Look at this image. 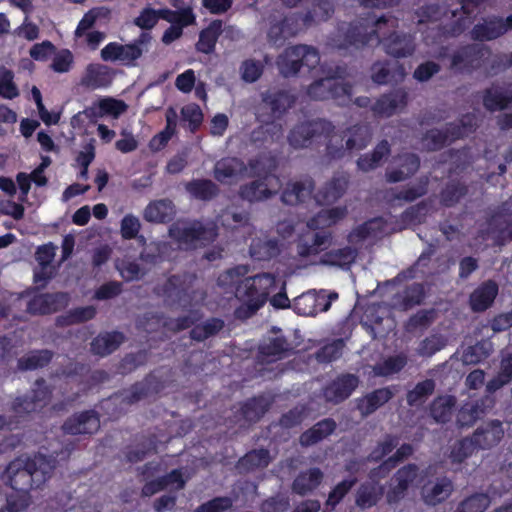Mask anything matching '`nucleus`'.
Masks as SVG:
<instances>
[{
  "label": "nucleus",
  "instance_id": "19",
  "mask_svg": "<svg viewBox=\"0 0 512 512\" xmlns=\"http://www.w3.org/2000/svg\"><path fill=\"white\" fill-rule=\"evenodd\" d=\"M453 491L452 482L447 478L428 481L421 488V498L425 504L435 506L445 501Z\"/></svg>",
  "mask_w": 512,
  "mask_h": 512
},
{
  "label": "nucleus",
  "instance_id": "37",
  "mask_svg": "<svg viewBox=\"0 0 512 512\" xmlns=\"http://www.w3.org/2000/svg\"><path fill=\"white\" fill-rule=\"evenodd\" d=\"M271 460L272 458L267 449H254L238 460L236 468L241 473H248L266 468Z\"/></svg>",
  "mask_w": 512,
  "mask_h": 512
},
{
  "label": "nucleus",
  "instance_id": "10",
  "mask_svg": "<svg viewBox=\"0 0 512 512\" xmlns=\"http://www.w3.org/2000/svg\"><path fill=\"white\" fill-rule=\"evenodd\" d=\"M510 30H512V15L506 18L492 15L475 24L470 35L473 40L484 42L495 40Z\"/></svg>",
  "mask_w": 512,
  "mask_h": 512
},
{
  "label": "nucleus",
  "instance_id": "59",
  "mask_svg": "<svg viewBox=\"0 0 512 512\" xmlns=\"http://www.w3.org/2000/svg\"><path fill=\"white\" fill-rule=\"evenodd\" d=\"M224 327V321L220 318L208 319L203 324L195 325L190 330V338L197 342H202L216 334Z\"/></svg>",
  "mask_w": 512,
  "mask_h": 512
},
{
  "label": "nucleus",
  "instance_id": "25",
  "mask_svg": "<svg viewBox=\"0 0 512 512\" xmlns=\"http://www.w3.org/2000/svg\"><path fill=\"white\" fill-rule=\"evenodd\" d=\"M504 430L498 420H492L478 427L473 434L474 443L481 449L495 446L503 437Z\"/></svg>",
  "mask_w": 512,
  "mask_h": 512
},
{
  "label": "nucleus",
  "instance_id": "3",
  "mask_svg": "<svg viewBox=\"0 0 512 512\" xmlns=\"http://www.w3.org/2000/svg\"><path fill=\"white\" fill-rule=\"evenodd\" d=\"M169 236L184 250H193L198 246H207L218 237L215 224L204 225L199 220L189 223H173L169 228Z\"/></svg>",
  "mask_w": 512,
  "mask_h": 512
},
{
  "label": "nucleus",
  "instance_id": "53",
  "mask_svg": "<svg viewBox=\"0 0 512 512\" xmlns=\"http://www.w3.org/2000/svg\"><path fill=\"white\" fill-rule=\"evenodd\" d=\"M99 428V418H67L62 425L63 431L71 435L91 434Z\"/></svg>",
  "mask_w": 512,
  "mask_h": 512
},
{
  "label": "nucleus",
  "instance_id": "28",
  "mask_svg": "<svg viewBox=\"0 0 512 512\" xmlns=\"http://www.w3.org/2000/svg\"><path fill=\"white\" fill-rule=\"evenodd\" d=\"M399 168L387 171L386 178L390 183L401 182L414 175L420 168V158L415 153L399 155Z\"/></svg>",
  "mask_w": 512,
  "mask_h": 512
},
{
  "label": "nucleus",
  "instance_id": "27",
  "mask_svg": "<svg viewBox=\"0 0 512 512\" xmlns=\"http://www.w3.org/2000/svg\"><path fill=\"white\" fill-rule=\"evenodd\" d=\"M324 478V473L317 467L302 471L294 479L291 490L299 496L312 493L319 487Z\"/></svg>",
  "mask_w": 512,
  "mask_h": 512
},
{
  "label": "nucleus",
  "instance_id": "48",
  "mask_svg": "<svg viewBox=\"0 0 512 512\" xmlns=\"http://www.w3.org/2000/svg\"><path fill=\"white\" fill-rule=\"evenodd\" d=\"M394 393L389 387L379 388L367 394L359 402L363 416L375 412L378 408L392 399Z\"/></svg>",
  "mask_w": 512,
  "mask_h": 512
},
{
  "label": "nucleus",
  "instance_id": "31",
  "mask_svg": "<svg viewBox=\"0 0 512 512\" xmlns=\"http://www.w3.org/2000/svg\"><path fill=\"white\" fill-rule=\"evenodd\" d=\"M482 103L490 112L501 111L512 104V86L507 90L501 87H489L483 91Z\"/></svg>",
  "mask_w": 512,
  "mask_h": 512
},
{
  "label": "nucleus",
  "instance_id": "26",
  "mask_svg": "<svg viewBox=\"0 0 512 512\" xmlns=\"http://www.w3.org/2000/svg\"><path fill=\"white\" fill-rule=\"evenodd\" d=\"M175 216V206L169 199H160L150 202L143 213L147 222L169 223Z\"/></svg>",
  "mask_w": 512,
  "mask_h": 512
},
{
  "label": "nucleus",
  "instance_id": "47",
  "mask_svg": "<svg viewBox=\"0 0 512 512\" xmlns=\"http://www.w3.org/2000/svg\"><path fill=\"white\" fill-rule=\"evenodd\" d=\"M357 255V248L352 246H345L342 248L326 251L322 255L321 261L322 263L330 266L346 267L355 261Z\"/></svg>",
  "mask_w": 512,
  "mask_h": 512
},
{
  "label": "nucleus",
  "instance_id": "14",
  "mask_svg": "<svg viewBox=\"0 0 512 512\" xmlns=\"http://www.w3.org/2000/svg\"><path fill=\"white\" fill-rule=\"evenodd\" d=\"M280 188L281 184L255 178L239 187L238 196L250 204L260 203L273 198L278 194Z\"/></svg>",
  "mask_w": 512,
  "mask_h": 512
},
{
  "label": "nucleus",
  "instance_id": "44",
  "mask_svg": "<svg viewBox=\"0 0 512 512\" xmlns=\"http://www.w3.org/2000/svg\"><path fill=\"white\" fill-rule=\"evenodd\" d=\"M383 231L381 218H373L353 228L347 235V241L354 245L365 241L367 238L376 237Z\"/></svg>",
  "mask_w": 512,
  "mask_h": 512
},
{
  "label": "nucleus",
  "instance_id": "52",
  "mask_svg": "<svg viewBox=\"0 0 512 512\" xmlns=\"http://www.w3.org/2000/svg\"><path fill=\"white\" fill-rule=\"evenodd\" d=\"M96 308L93 306L77 307L56 319L57 326L66 327L92 320L96 316Z\"/></svg>",
  "mask_w": 512,
  "mask_h": 512
},
{
  "label": "nucleus",
  "instance_id": "20",
  "mask_svg": "<svg viewBox=\"0 0 512 512\" xmlns=\"http://www.w3.org/2000/svg\"><path fill=\"white\" fill-rule=\"evenodd\" d=\"M358 377L353 374H344L337 377L325 388V397L329 401L339 403L347 399L357 388Z\"/></svg>",
  "mask_w": 512,
  "mask_h": 512
},
{
  "label": "nucleus",
  "instance_id": "50",
  "mask_svg": "<svg viewBox=\"0 0 512 512\" xmlns=\"http://www.w3.org/2000/svg\"><path fill=\"white\" fill-rule=\"evenodd\" d=\"M282 134V126L274 122H268L256 127L250 136L251 143L257 147L273 143Z\"/></svg>",
  "mask_w": 512,
  "mask_h": 512
},
{
  "label": "nucleus",
  "instance_id": "46",
  "mask_svg": "<svg viewBox=\"0 0 512 512\" xmlns=\"http://www.w3.org/2000/svg\"><path fill=\"white\" fill-rule=\"evenodd\" d=\"M476 129V118L473 114L463 115L458 121L446 124L445 133L448 134L449 143L463 139Z\"/></svg>",
  "mask_w": 512,
  "mask_h": 512
},
{
  "label": "nucleus",
  "instance_id": "7",
  "mask_svg": "<svg viewBox=\"0 0 512 512\" xmlns=\"http://www.w3.org/2000/svg\"><path fill=\"white\" fill-rule=\"evenodd\" d=\"M335 126L326 119H314L297 123L288 134V142L295 149L308 148L315 141L333 134Z\"/></svg>",
  "mask_w": 512,
  "mask_h": 512
},
{
  "label": "nucleus",
  "instance_id": "45",
  "mask_svg": "<svg viewBox=\"0 0 512 512\" xmlns=\"http://www.w3.org/2000/svg\"><path fill=\"white\" fill-rule=\"evenodd\" d=\"M185 190L201 201H210L219 194L218 186L209 179H193L185 184Z\"/></svg>",
  "mask_w": 512,
  "mask_h": 512
},
{
  "label": "nucleus",
  "instance_id": "13",
  "mask_svg": "<svg viewBox=\"0 0 512 512\" xmlns=\"http://www.w3.org/2000/svg\"><path fill=\"white\" fill-rule=\"evenodd\" d=\"M261 100L273 119H281L294 106L297 97L290 90L270 88L261 94Z\"/></svg>",
  "mask_w": 512,
  "mask_h": 512
},
{
  "label": "nucleus",
  "instance_id": "34",
  "mask_svg": "<svg viewBox=\"0 0 512 512\" xmlns=\"http://www.w3.org/2000/svg\"><path fill=\"white\" fill-rule=\"evenodd\" d=\"M453 20L445 25H439V35L444 37H458L464 33L473 23L475 14L473 11L457 10L452 12Z\"/></svg>",
  "mask_w": 512,
  "mask_h": 512
},
{
  "label": "nucleus",
  "instance_id": "16",
  "mask_svg": "<svg viewBox=\"0 0 512 512\" xmlns=\"http://www.w3.org/2000/svg\"><path fill=\"white\" fill-rule=\"evenodd\" d=\"M292 348L284 336L269 337L258 348V357L261 361L271 363L287 357Z\"/></svg>",
  "mask_w": 512,
  "mask_h": 512
},
{
  "label": "nucleus",
  "instance_id": "36",
  "mask_svg": "<svg viewBox=\"0 0 512 512\" xmlns=\"http://www.w3.org/2000/svg\"><path fill=\"white\" fill-rule=\"evenodd\" d=\"M54 352L49 349L31 350L18 359L17 368L20 371H34L47 367L53 360Z\"/></svg>",
  "mask_w": 512,
  "mask_h": 512
},
{
  "label": "nucleus",
  "instance_id": "4",
  "mask_svg": "<svg viewBox=\"0 0 512 512\" xmlns=\"http://www.w3.org/2000/svg\"><path fill=\"white\" fill-rule=\"evenodd\" d=\"M196 276L188 272H182L169 276L162 285L155 288V293L164 299L170 306L186 308L191 303V293Z\"/></svg>",
  "mask_w": 512,
  "mask_h": 512
},
{
  "label": "nucleus",
  "instance_id": "41",
  "mask_svg": "<svg viewBox=\"0 0 512 512\" xmlns=\"http://www.w3.org/2000/svg\"><path fill=\"white\" fill-rule=\"evenodd\" d=\"M143 245L139 260L148 266H156L164 262L170 249L169 244L164 241H151L148 244L145 242Z\"/></svg>",
  "mask_w": 512,
  "mask_h": 512
},
{
  "label": "nucleus",
  "instance_id": "30",
  "mask_svg": "<svg viewBox=\"0 0 512 512\" xmlns=\"http://www.w3.org/2000/svg\"><path fill=\"white\" fill-rule=\"evenodd\" d=\"M342 136H348L345 141L348 152L360 151L369 145L372 131L368 124L357 123L343 131Z\"/></svg>",
  "mask_w": 512,
  "mask_h": 512
},
{
  "label": "nucleus",
  "instance_id": "35",
  "mask_svg": "<svg viewBox=\"0 0 512 512\" xmlns=\"http://www.w3.org/2000/svg\"><path fill=\"white\" fill-rule=\"evenodd\" d=\"M425 299V288L422 283H412L395 296V306L401 311H408L422 304Z\"/></svg>",
  "mask_w": 512,
  "mask_h": 512
},
{
  "label": "nucleus",
  "instance_id": "56",
  "mask_svg": "<svg viewBox=\"0 0 512 512\" xmlns=\"http://www.w3.org/2000/svg\"><path fill=\"white\" fill-rule=\"evenodd\" d=\"M248 268L245 265H238L230 268L221 273L217 278V285L226 291L235 289L237 295V288L241 286L242 278L247 274Z\"/></svg>",
  "mask_w": 512,
  "mask_h": 512
},
{
  "label": "nucleus",
  "instance_id": "55",
  "mask_svg": "<svg viewBox=\"0 0 512 512\" xmlns=\"http://www.w3.org/2000/svg\"><path fill=\"white\" fill-rule=\"evenodd\" d=\"M273 403V398L260 394L247 399L241 405V416H264Z\"/></svg>",
  "mask_w": 512,
  "mask_h": 512
},
{
  "label": "nucleus",
  "instance_id": "32",
  "mask_svg": "<svg viewBox=\"0 0 512 512\" xmlns=\"http://www.w3.org/2000/svg\"><path fill=\"white\" fill-rule=\"evenodd\" d=\"M348 181L343 176H334L320 188L314 198L320 205H329L343 196L347 189Z\"/></svg>",
  "mask_w": 512,
  "mask_h": 512
},
{
  "label": "nucleus",
  "instance_id": "18",
  "mask_svg": "<svg viewBox=\"0 0 512 512\" xmlns=\"http://www.w3.org/2000/svg\"><path fill=\"white\" fill-rule=\"evenodd\" d=\"M498 285L493 280L481 283L469 297V305L473 312H484L493 304L498 295Z\"/></svg>",
  "mask_w": 512,
  "mask_h": 512
},
{
  "label": "nucleus",
  "instance_id": "42",
  "mask_svg": "<svg viewBox=\"0 0 512 512\" xmlns=\"http://www.w3.org/2000/svg\"><path fill=\"white\" fill-rule=\"evenodd\" d=\"M436 383L433 379H425L418 382L413 389L406 393V402L408 406L420 409L424 406L430 396L433 395Z\"/></svg>",
  "mask_w": 512,
  "mask_h": 512
},
{
  "label": "nucleus",
  "instance_id": "24",
  "mask_svg": "<svg viewBox=\"0 0 512 512\" xmlns=\"http://www.w3.org/2000/svg\"><path fill=\"white\" fill-rule=\"evenodd\" d=\"M247 170L245 163L237 157L222 158L214 166V177L220 183H229Z\"/></svg>",
  "mask_w": 512,
  "mask_h": 512
},
{
  "label": "nucleus",
  "instance_id": "2",
  "mask_svg": "<svg viewBox=\"0 0 512 512\" xmlns=\"http://www.w3.org/2000/svg\"><path fill=\"white\" fill-rule=\"evenodd\" d=\"M276 287V279L270 273H261L252 277H246L241 286L237 288V298L242 302L235 309V316L239 319H247L262 308L271 290Z\"/></svg>",
  "mask_w": 512,
  "mask_h": 512
},
{
  "label": "nucleus",
  "instance_id": "8",
  "mask_svg": "<svg viewBox=\"0 0 512 512\" xmlns=\"http://www.w3.org/2000/svg\"><path fill=\"white\" fill-rule=\"evenodd\" d=\"M390 23L383 24L379 32L380 42L385 53L393 58L400 59L412 56L415 52V39L411 34L397 32Z\"/></svg>",
  "mask_w": 512,
  "mask_h": 512
},
{
  "label": "nucleus",
  "instance_id": "9",
  "mask_svg": "<svg viewBox=\"0 0 512 512\" xmlns=\"http://www.w3.org/2000/svg\"><path fill=\"white\" fill-rule=\"evenodd\" d=\"M34 469L30 459L17 458L10 462L5 470L6 483L19 492H28L34 487H39L41 479L34 475Z\"/></svg>",
  "mask_w": 512,
  "mask_h": 512
},
{
  "label": "nucleus",
  "instance_id": "63",
  "mask_svg": "<svg viewBox=\"0 0 512 512\" xmlns=\"http://www.w3.org/2000/svg\"><path fill=\"white\" fill-rule=\"evenodd\" d=\"M382 489L381 487L378 490L371 484H362L357 490L355 504L361 509L376 505L382 495Z\"/></svg>",
  "mask_w": 512,
  "mask_h": 512
},
{
  "label": "nucleus",
  "instance_id": "57",
  "mask_svg": "<svg viewBox=\"0 0 512 512\" xmlns=\"http://www.w3.org/2000/svg\"><path fill=\"white\" fill-rule=\"evenodd\" d=\"M162 20L169 22L184 29L193 25L196 21V16L191 7H185L178 10H171L169 8H162Z\"/></svg>",
  "mask_w": 512,
  "mask_h": 512
},
{
  "label": "nucleus",
  "instance_id": "64",
  "mask_svg": "<svg viewBox=\"0 0 512 512\" xmlns=\"http://www.w3.org/2000/svg\"><path fill=\"white\" fill-rule=\"evenodd\" d=\"M491 504V499L486 493H475L463 501L457 507L461 512H484Z\"/></svg>",
  "mask_w": 512,
  "mask_h": 512
},
{
  "label": "nucleus",
  "instance_id": "51",
  "mask_svg": "<svg viewBox=\"0 0 512 512\" xmlns=\"http://www.w3.org/2000/svg\"><path fill=\"white\" fill-rule=\"evenodd\" d=\"M468 193V186L460 180H450L440 192V203L453 207Z\"/></svg>",
  "mask_w": 512,
  "mask_h": 512
},
{
  "label": "nucleus",
  "instance_id": "17",
  "mask_svg": "<svg viewBox=\"0 0 512 512\" xmlns=\"http://www.w3.org/2000/svg\"><path fill=\"white\" fill-rule=\"evenodd\" d=\"M114 77L115 72L112 68L98 63H91L85 69V73L81 78V85L92 90L105 88L111 85Z\"/></svg>",
  "mask_w": 512,
  "mask_h": 512
},
{
  "label": "nucleus",
  "instance_id": "61",
  "mask_svg": "<svg viewBox=\"0 0 512 512\" xmlns=\"http://www.w3.org/2000/svg\"><path fill=\"white\" fill-rule=\"evenodd\" d=\"M447 13V8L438 3H428L420 6L415 11L417 24L433 23L441 19Z\"/></svg>",
  "mask_w": 512,
  "mask_h": 512
},
{
  "label": "nucleus",
  "instance_id": "39",
  "mask_svg": "<svg viewBox=\"0 0 512 512\" xmlns=\"http://www.w3.org/2000/svg\"><path fill=\"white\" fill-rule=\"evenodd\" d=\"M345 69L337 66L335 73L330 77V94L332 100L336 102L338 106L346 107L352 102V84L348 82H339L338 78L342 77Z\"/></svg>",
  "mask_w": 512,
  "mask_h": 512
},
{
  "label": "nucleus",
  "instance_id": "6",
  "mask_svg": "<svg viewBox=\"0 0 512 512\" xmlns=\"http://www.w3.org/2000/svg\"><path fill=\"white\" fill-rule=\"evenodd\" d=\"M490 54V48L483 44L471 43L460 46L449 57V69L456 74L470 75L482 68Z\"/></svg>",
  "mask_w": 512,
  "mask_h": 512
},
{
  "label": "nucleus",
  "instance_id": "5",
  "mask_svg": "<svg viewBox=\"0 0 512 512\" xmlns=\"http://www.w3.org/2000/svg\"><path fill=\"white\" fill-rule=\"evenodd\" d=\"M320 62V55L315 47L298 44L287 47L278 57L277 65L284 77L295 76L303 67L309 70Z\"/></svg>",
  "mask_w": 512,
  "mask_h": 512
},
{
  "label": "nucleus",
  "instance_id": "60",
  "mask_svg": "<svg viewBox=\"0 0 512 512\" xmlns=\"http://www.w3.org/2000/svg\"><path fill=\"white\" fill-rule=\"evenodd\" d=\"M407 364V357L403 354L390 356L373 367L375 375L387 377L400 372Z\"/></svg>",
  "mask_w": 512,
  "mask_h": 512
},
{
  "label": "nucleus",
  "instance_id": "40",
  "mask_svg": "<svg viewBox=\"0 0 512 512\" xmlns=\"http://www.w3.org/2000/svg\"><path fill=\"white\" fill-rule=\"evenodd\" d=\"M166 125L165 128L153 136L150 141V148L154 151H159L166 147L168 142L174 136L177 130L178 114L173 107H169L165 113Z\"/></svg>",
  "mask_w": 512,
  "mask_h": 512
},
{
  "label": "nucleus",
  "instance_id": "12",
  "mask_svg": "<svg viewBox=\"0 0 512 512\" xmlns=\"http://www.w3.org/2000/svg\"><path fill=\"white\" fill-rule=\"evenodd\" d=\"M67 292L42 293L33 296L27 303L31 315H50L66 308L69 303Z\"/></svg>",
  "mask_w": 512,
  "mask_h": 512
},
{
  "label": "nucleus",
  "instance_id": "33",
  "mask_svg": "<svg viewBox=\"0 0 512 512\" xmlns=\"http://www.w3.org/2000/svg\"><path fill=\"white\" fill-rule=\"evenodd\" d=\"M347 213L345 206L322 209L308 220L307 226L312 230H326L344 219Z\"/></svg>",
  "mask_w": 512,
  "mask_h": 512
},
{
  "label": "nucleus",
  "instance_id": "43",
  "mask_svg": "<svg viewBox=\"0 0 512 512\" xmlns=\"http://www.w3.org/2000/svg\"><path fill=\"white\" fill-rule=\"evenodd\" d=\"M220 224L227 230H236L250 224V213L236 206L225 208L218 217Z\"/></svg>",
  "mask_w": 512,
  "mask_h": 512
},
{
  "label": "nucleus",
  "instance_id": "54",
  "mask_svg": "<svg viewBox=\"0 0 512 512\" xmlns=\"http://www.w3.org/2000/svg\"><path fill=\"white\" fill-rule=\"evenodd\" d=\"M310 242H301L298 244V253L302 257L318 254L323 246L330 243L332 233L328 230H315Z\"/></svg>",
  "mask_w": 512,
  "mask_h": 512
},
{
  "label": "nucleus",
  "instance_id": "11",
  "mask_svg": "<svg viewBox=\"0 0 512 512\" xmlns=\"http://www.w3.org/2000/svg\"><path fill=\"white\" fill-rule=\"evenodd\" d=\"M409 95L404 88L393 89L381 94L371 105V111L376 118H389L402 111L408 105Z\"/></svg>",
  "mask_w": 512,
  "mask_h": 512
},
{
  "label": "nucleus",
  "instance_id": "23",
  "mask_svg": "<svg viewBox=\"0 0 512 512\" xmlns=\"http://www.w3.org/2000/svg\"><path fill=\"white\" fill-rule=\"evenodd\" d=\"M223 32V22L220 19L212 20L207 27L203 28L195 44L197 52L210 55L215 52L216 44Z\"/></svg>",
  "mask_w": 512,
  "mask_h": 512
},
{
  "label": "nucleus",
  "instance_id": "38",
  "mask_svg": "<svg viewBox=\"0 0 512 512\" xmlns=\"http://www.w3.org/2000/svg\"><path fill=\"white\" fill-rule=\"evenodd\" d=\"M250 255L257 261H269L280 253L279 242L273 238H254L250 244Z\"/></svg>",
  "mask_w": 512,
  "mask_h": 512
},
{
  "label": "nucleus",
  "instance_id": "1",
  "mask_svg": "<svg viewBox=\"0 0 512 512\" xmlns=\"http://www.w3.org/2000/svg\"><path fill=\"white\" fill-rule=\"evenodd\" d=\"M390 23L393 28L399 26V19L391 14L382 15L372 24L368 19H359L338 25L331 38V45L337 50H362L377 46L380 42L379 32L383 24Z\"/></svg>",
  "mask_w": 512,
  "mask_h": 512
},
{
  "label": "nucleus",
  "instance_id": "58",
  "mask_svg": "<svg viewBox=\"0 0 512 512\" xmlns=\"http://www.w3.org/2000/svg\"><path fill=\"white\" fill-rule=\"evenodd\" d=\"M150 39L149 33L142 32L133 43L122 45L120 61L126 65H134V62L143 54L142 45L147 44Z\"/></svg>",
  "mask_w": 512,
  "mask_h": 512
},
{
  "label": "nucleus",
  "instance_id": "15",
  "mask_svg": "<svg viewBox=\"0 0 512 512\" xmlns=\"http://www.w3.org/2000/svg\"><path fill=\"white\" fill-rule=\"evenodd\" d=\"M250 176L260 178L269 182L281 184L279 176L275 174L278 167V160L272 153H262L248 160Z\"/></svg>",
  "mask_w": 512,
  "mask_h": 512
},
{
  "label": "nucleus",
  "instance_id": "49",
  "mask_svg": "<svg viewBox=\"0 0 512 512\" xmlns=\"http://www.w3.org/2000/svg\"><path fill=\"white\" fill-rule=\"evenodd\" d=\"M335 428V422L325 418L300 436V444L305 447L314 445L330 435Z\"/></svg>",
  "mask_w": 512,
  "mask_h": 512
},
{
  "label": "nucleus",
  "instance_id": "29",
  "mask_svg": "<svg viewBox=\"0 0 512 512\" xmlns=\"http://www.w3.org/2000/svg\"><path fill=\"white\" fill-rule=\"evenodd\" d=\"M313 190L314 182L312 179L288 183L281 194V200L287 205H298L310 198Z\"/></svg>",
  "mask_w": 512,
  "mask_h": 512
},
{
  "label": "nucleus",
  "instance_id": "21",
  "mask_svg": "<svg viewBox=\"0 0 512 512\" xmlns=\"http://www.w3.org/2000/svg\"><path fill=\"white\" fill-rule=\"evenodd\" d=\"M125 341V335L120 331L103 332L98 334L90 343L94 355L105 357L115 352Z\"/></svg>",
  "mask_w": 512,
  "mask_h": 512
},
{
  "label": "nucleus",
  "instance_id": "22",
  "mask_svg": "<svg viewBox=\"0 0 512 512\" xmlns=\"http://www.w3.org/2000/svg\"><path fill=\"white\" fill-rule=\"evenodd\" d=\"M330 305L327 299L311 292L301 294L293 302L294 310L302 316H314L318 312L327 311Z\"/></svg>",
  "mask_w": 512,
  "mask_h": 512
},
{
  "label": "nucleus",
  "instance_id": "62",
  "mask_svg": "<svg viewBox=\"0 0 512 512\" xmlns=\"http://www.w3.org/2000/svg\"><path fill=\"white\" fill-rule=\"evenodd\" d=\"M491 226L497 231V239L501 243L512 241V216L497 212L492 216Z\"/></svg>",
  "mask_w": 512,
  "mask_h": 512
}]
</instances>
